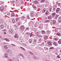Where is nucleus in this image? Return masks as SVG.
Masks as SVG:
<instances>
[{"label":"nucleus","mask_w":61,"mask_h":61,"mask_svg":"<svg viewBox=\"0 0 61 61\" xmlns=\"http://www.w3.org/2000/svg\"><path fill=\"white\" fill-rule=\"evenodd\" d=\"M9 33L10 34H13V33L15 32V31L13 30L12 29H10L9 30Z\"/></svg>","instance_id":"nucleus-1"},{"label":"nucleus","mask_w":61,"mask_h":61,"mask_svg":"<svg viewBox=\"0 0 61 61\" xmlns=\"http://www.w3.org/2000/svg\"><path fill=\"white\" fill-rule=\"evenodd\" d=\"M21 20H24L25 21V22H26L27 21V20L26 19V18H25V17H21Z\"/></svg>","instance_id":"nucleus-2"},{"label":"nucleus","mask_w":61,"mask_h":61,"mask_svg":"<svg viewBox=\"0 0 61 61\" xmlns=\"http://www.w3.org/2000/svg\"><path fill=\"white\" fill-rule=\"evenodd\" d=\"M20 30L21 31H23L25 28L24 27V25H22L21 26H20Z\"/></svg>","instance_id":"nucleus-3"},{"label":"nucleus","mask_w":61,"mask_h":61,"mask_svg":"<svg viewBox=\"0 0 61 61\" xmlns=\"http://www.w3.org/2000/svg\"><path fill=\"white\" fill-rule=\"evenodd\" d=\"M26 35H30V37H32V36H33V34H32V33H26Z\"/></svg>","instance_id":"nucleus-4"},{"label":"nucleus","mask_w":61,"mask_h":61,"mask_svg":"<svg viewBox=\"0 0 61 61\" xmlns=\"http://www.w3.org/2000/svg\"><path fill=\"white\" fill-rule=\"evenodd\" d=\"M6 52L10 54H11L12 51L10 50H7L6 51Z\"/></svg>","instance_id":"nucleus-5"},{"label":"nucleus","mask_w":61,"mask_h":61,"mask_svg":"<svg viewBox=\"0 0 61 61\" xmlns=\"http://www.w3.org/2000/svg\"><path fill=\"white\" fill-rule=\"evenodd\" d=\"M60 9L59 8H58L56 10V12L57 13H59L60 12Z\"/></svg>","instance_id":"nucleus-6"},{"label":"nucleus","mask_w":61,"mask_h":61,"mask_svg":"<svg viewBox=\"0 0 61 61\" xmlns=\"http://www.w3.org/2000/svg\"><path fill=\"white\" fill-rule=\"evenodd\" d=\"M44 49L46 51V52H48V48L47 47H45L44 48Z\"/></svg>","instance_id":"nucleus-7"},{"label":"nucleus","mask_w":61,"mask_h":61,"mask_svg":"<svg viewBox=\"0 0 61 61\" xmlns=\"http://www.w3.org/2000/svg\"><path fill=\"white\" fill-rule=\"evenodd\" d=\"M4 40H6L7 42H9L10 40L6 38H3Z\"/></svg>","instance_id":"nucleus-8"},{"label":"nucleus","mask_w":61,"mask_h":61,"mask_svg":"<svg viewBox=\"0 0 61 61\" xmlns=\"http://www.w3.org/2000/svg\"><path fill=\"white\" fill-rule=\"evenodd\" d=\"M34 12H31L30 14V15L31 16V17H34Z\"/></svg>","instance_id":"nucleus-9"},{"label":"nucleus","mask_w":61,"mask_h":61,"mask_svg":"<svg viewBox=\"0 0 61 61\" xmlns=\"http://www.w3.org/2000/svg\"><path fill=\"white\" fill-rule=\"evenodd\" d=\"M47 10V9H43L42 10V12L43 13H45V12Z\"/></svg>","instance_id":"nucleus-10"},{"label":"nucleus","mask_w":61,"mask_h":61,"mask_svg":"<svg viewBox=\"0 0 61 61\" xmlns=\"http://www.w3.org/2000/svg\"><path fill=\"white\" fill-rule=\"evenodd\" d=\"M45 14L46 15H49V12H48V10H47L46 11V13H45Z\"/></svg>","instance_id":"nucleus-11"},{"label":"nucleus","mask_w":61,"mask_h":61,"mask_svg":"<svg viewBox=\"0 0 61 61\" xmlns=\"http://www.w3.org/2000/svg\"><path fill=\"white\" fill-rule=\"evenodd\" d=\"M33 44L34 45H36V40H34Z\"/></svg>","instance_id":"nucleus-12"},{"label":"nucleus","mask_w":61,"mask_h":61,"mask_svg":"<svg viewBox=\"0 0 61 61\" xmlns=\"http://www.w3.org/2000/svg\"><path fill=\"white\" fill-rule=\"evenodd\" d=\"M48 44L49 46H52V42L51 41H48Z\"/></svg>","instance_id":"nucleus-13"},{"label":"nucleus","mask_w":61,"mask_h":61,"mask_svg":"<svg viewBox=\"0 0 61 61\" xmlns=\"http://www.w3.org/2000/svg\"><path fill=\"white\" fill-rule=\"evenodd\" d=\"M14 36L15 38H19L18 37V35L17 34H15Z\"/></svg>","instance_id":"nucleus-14"},{"label":"nucleus","mask_w":61,"mask_h":61,"mask_svg":"<svg viewBox=\"0 0 61 61\" xmlns=\"http://www.w3.org/2000/svg\"><path fill=\"white\" fill-rule=\"evenodd\" d=\"M11 17H13V16H15V13H11Z\"/></svg>","instance_id":"nucleus-15"},{"label":"nucleus","mask_w":61,"mask_h":61,"mask_svg":"<svg viewBox=\"0 0 61 61\" xmlns=\"http://www.w3.org/2000/svg\"><path fill=\"white\" fill-rule=\"evenodd\" d=\"M44 39L46 40L48 39V37L46 36H44Z\"/></svg>","instance_id":"nucleus-16"},{"label":"nucleus","mask_w":61,"mask_h":61,"mask_svg":"<svg viewBox=\"0 0 61 61\" xmlns=\"http://www.w3.org/2000/svg\"><path fill=\"white\" fill-rule=\"evenodd\" d=\"M0 28L1 29H3L4 28V25H0Z\"/></svg>","instance_id":"nucleus-17"},{"label":"nucleus","mask_w":61,"mask_h":61,"mask_svg":"<svg viewBox=\"0 0 61 61\" xmlns=\"http://www.w3.org/2000/svg\"><path fill=\"white\" fill-rule=\"evenodd\" d=\"M56 35H57V36H61V33H57L56 34Z\"/></svg>","instance_id":"nucleus-18"},{"label":"nucleus","mask_w":61,"mask_h":61,"mask_svg":"<svg viewBox=\"0 0 61 61\" xmlns=\"http://www.w3.org/2000/svg\"><path fill=\"white\" fill-rule=\"evenodd\" d=\"M38 2L36 0H35L34 2V4H36L38 3Z\"/></svg>","instance_id":"nucleus-19"},{"label":"nucleus","mask_w":61,"mask_h":61,"mask_svg":"<svg viewBox=\"0 0 61 61\" xmlns=\"http://www.w3.org/2000/svg\"><path fill=\"white\" fill-rule=\"evenodd\" d=\"M47 34H48V35H49V34H50V33L51 32L49 30H47Z\"/></svg>","instance_id":"nucleus-20"},{"label":"nucleus","mask_w":61,"mask_h":61,"mask_svg":"<svg viewBox=\"0 0 61 61\" xmlns=\"http://www.w3.org/2000/svg\"><path fill=\"white\" fill-rule=\"evenodd\" d=\"M48 19H51L52 18L51 15H50L49 16H48Z\"/></svg>","instance_id":"nucleus-21"},{"label":"nucleus","mask_w":61,"mask_h":61,"mask_svg":"<svg viewBox=\"0 0 61 61\" xmlns=\"http://www.w3.org/2000/svg\"><path fill=\"white\" fill-rule=\"evenodd\" d=\"M56 15V13L55 12H54L52 14V17H54V16H55V15Z\"/></svg>","instance_id":"nucleus-22"},{"label":"nucleus","mask_w":61,"mask_h":61,"mask_svg":"<svg viewBox=\"0 0 61 61\" xmlns=\"http://www.w3.org/2000/svg\"><path fill=\"white\" fill-rule=\"evenodd\" d=\"M58 28H61V24H60L57 25Z\"/></svg>","instance_id":"nucleus-23"},{"label":"nucleus","mask_w":61,"mask_h":61,"mask_svg":"<svg viewBox=\"0 0 61 61\" xmlns=\"http://www.w3.org/2000/svg\"><path fill=\"white\" fill-rule=\"evenodd\" d=\"M32 39H30L29 40V42L30 43H32Z\"/></svg>","instance_id":"nucleus-24"},{"label":"nucleus","mask_w":61,"mask_h":61,"mask_svg":"<svg viewBox=\"0 0 61 61\" xmlns=\"http://www.w3.org/2000/svg\"><path fill=\"white\" fill-rule=\"evenodd\" d=\"M19 56H22V57H23V58H25V57H24V56H23L24 55H23L21 54V53L19 55Z\"/></svg>","instance_id":"nucleus-25"},{"label":"nucleus","mask_w":61,"mask_h":61,"mask_svg":"<svg viewBox=\"0 0 61 61\" xmlns=\"http://www.w3.org/2000/svg\"><path fill=\"white\" fill-rule=\"evenodd\" d=\"M53 24L55 25L56 24V21L54 20H53Z\"/></svg>","instance_id":"nucleus-26"},{"label":"nucleus","mask_w":61,"mask_h":61,"mask_svg":"<svg viewBox=\"0 0 61 61\" xmlns=\"http://www.w3.org/2000/svg\"><path fill=\"white\" fill-rule=\"evenodd\" d=\"M53 44V45H54L55 46H57V44H56V42H54Z\"/></svg>","instance_id":"nucleus-27"},{"label":"nucleus","mask_w":61,"mask_h":61,"mask_svg":"<svg viewBox=\"0 0 61 61\" xmlns=\"http://www.w3.org/2000/svg\"><path fill=\"white\" fill-rule=\"evenodd\" d=\"M12 21L13 23H15V20L14 19L12 20Z\"/></svg>","instance_id":"nucleus-28"},{"label":"nucleus","mask_w":61,"mask_h":61,"mask_svg":"<svg viewBox=\"0 0 61 61\" xmlns=\"http://www.w3.org/2000/svg\"><path fill=\"white\" fill-rule=\"evenodd\" d=\"M29 53L30 55H31V56H34V54H33V53L32 52H30Z\"/></svg>","instance_id":"nucleus-29"},{"label":"nucleus","mask_w":61,"mask_h":61,"mask_svg":"<svg viewBox=\"0 0 61 61\" xmlns=\"http://www.w3.org/2000/svg\"><path fill=\"white\" fill-rule=\"evenodd\" d=\"M54 39L55 41H57V40H58L59 39L58 38H54Z\"/></svg>","instance_id":"nucleus-30"},{"label":"nucleus","mask_w":61,"mask_h":61,"mask_svg":"<svg viewBox=\"0 0 61 61\" xmlns=\"http://www.w3.org/2000/svg\"><path fill=\"white\" fill-rule=\"evenodd\" d=\"M33 7L35 10H36L37 9V8H36V6H33Z\"/></svg>","instance_id":"nucleus-31"},{"label":"nucleus","mask_w":61,"mask_h":61,"mask_svg":"<svg viewBox=\"0 0 61 61\" xmlns=\"http://www.w3.org/2000/svg\"><path fill=\"white\" fill-rule=\"evenodd\" d=\"M45 22H46V23L49 22H50V20H45Z\"/></svg>","instance_id":"nucleus-32"},{"label":"nucleus","mask_w":61,"mask_h":61,"mask_svg":"<svg viewBox=\"0 0 61 61\" xmlns=\"http://www.w3.org/2000/svg\"><path fill=\"white\" fill-rule=\"evenodd\" d=\"M43 34H46V32L44 30H41Z\"/></svg>","instance_id":"nucleus-33"},{"label":"nucleus","mask_w":61,"mask_h":61,"mask_svg":"<svg viewBox=\"0 0 61 61\" xmlns=\"http://www.w3.org/2000/svg\"><path fill=\"white\" fill-rule=\"evenodd\" d=\"M58 42L59 44H61V40L60 39V40L58 41Z\"/></svg>","instance_id":"nucleus-34"},{"label":"nucleus","mask_w":61,"mask_h":61,"mask_svg":"<svg viewBox=\"0 0 61 61\" xmlns=\"http://www.w3.org/2000/svg\"><path fill=\"white\" fill-rule=\"evenodd\" d=\"M20 47V48H21V49H22V50H24V51H25V49H24V48H23L21 47Z\"/></svg>","instance_id":"nucleus-35"},{"label":"nucleus","mask_w":61,"mask_h":61,"mask_svg":"<svg viewBox=\"0 0 61 61\" xmlns=\"http://www.w3.org/2000/svg\"><path fill=\"white\" fill-rule=\"evenodd\" d=\"M0 9H3V10L4 9V7L2 6V7H1L0 8Z\"/></svg>","instance_id":"nucleus-36"},{"label":"nucleus","mask_w":61,"mask_h":61,"mask_svg":"<svg viewBox=\"0 0 61 61\" xmlns=\"http://www.w3.org/2000/svg\"><path fill=\"white\" fill-rule=\"evenodd\" d=\"M42 41V39H40L39 40V41L40 42H41V41Z\"/></svg>","instance_id":"nucleus-37"},{"label":"nucleus","mask_w":61,"mask_h":61,"mask_svg":"<svg viewBox=\"0 0 61 61\" xmlns=\"http://www.w3.org/2000/svg\"><path fill=\"white\" fill-rule=\"evenodd\" d=\"M59 16V15H56V17H55V19H57V17H58V16Z\"/></svg>","instance_id":"nucleus-38"},{"label":"nucleus","mask_w":61,"mask_h":61,"mask_svg":"<svg viewBox=\"0 0 61 61\" xmlns=\"http://www.w3.org/2000/svg\"><path fill=\"white\" fill-rule=\"evenodd\" d=\"M4 48L6 49H8V47L6 46H4Z\"/></svg>","instance_id":"nucleus-39"},{"label":"nucleus","mask_w":61,"mask_h":61,"mask_svg":"<svg viewBox=\"0 0 61 61\" xmlns=\"http://www.w3.org/2000/svg\"><path fill=\"white\" fill-rule=\"evenodd\" d=\"M0 38H1V39L2 40L3 39V37L2 36H1L0 35Z\"/></svg>","instance_id":"nucleus-40"},{"label":"nucleus","mask_w":61,"mask_h":61,"mask_svg":"<svg viewBox=\"0 0 61 61\" xmlns=\"http://www.w3.org/2000/svg\"><path fill=\"white\" fill-rule=\"evenodd\" d=\"M49 11L50 12H51V11H52V8H50Z\"/></svg>","instance_id":"nucleus-41"},{"label":"nucleus","mask_w":61,"mask_h":61,"mask_svg":"<svg viewBox=\"0 0 61 61\" xmlns=\"http://www.w3.org/2000/svg\"><path fill=\"white\" fill-rule=\"evenodd\" d=\"M45 1L44 0H41V2L42 3V2H44Z\"/></svg>","instance_id":"nucleus-42"},{"label":"nucleus","mask_w":61,"mask_h":61,"mask_svg":"<svg viewBox=\"0 0 61 61\" xmlns=\"http://www.w3.org/2000/svg\"><path fill=\"white\" fill-rule=\"evenodd\" d=\"M14 27H16V28L17 27V26L16 25H14Z\"/></svg>","instance_id":"nucleus-43"},{"label":"nucleus","mask_w":61,"mask_h":61,"mask_svg":"<svg viewBox=\"0 0 61 61\" xmlns=\"http://www.w3.org/2000/svg\"><path fill=\"white\" fill-rule=\"evenodd\" d=\"M21 23L19 22L18 23V25H21Z\"/></svg>","instance_id":"nucleus-44"},{"label":"nucleus","mask_w":61,"mask_h":61,"mask_svg":"<svg viewBox=\"0 0 61 61\" xmlns=\"http://www.w3.org/2000/svg\"><path fill=\"white\" fill-rule=\"evenodd\" d=\"M27 17L28 19H30V17H29V15H27Z\"/></svg>","instance_id":"nucleus-45"},{"label":"nucleus","mask_w":61,"mask_h":61,"mask_svg":"<svg viewBox=\"0 0 61 61\" xmlns=\"http://www.w3.org/2000/svg\"><path fill=\"white\" fill-rule=\"evenodd\" d=\"M7 15H10V12H9L7 14Z\"/></svg>","instance_id":"nucleus-46"},{"label":"nucleus","mask_w":61,"mask_h":61,"mask_svg":"<svg viewBox=\"0 0 61 61\" xmlns=\"http://www.w3.org/2000/svg\"><path fill=\"white\" fill-rule=\"evenodd\" d=\"M54 48L53 47H51L49 49H54Z\"/></svg>","instance_id":"nucleus-47"},{"label":"nucleus","mask_w":61,"mask_h":61,"mask_svg":"<svg viewBox=\"0 0 61 61\" xmlns=\"http://www.w3.org/2000/svg\"><path fill=\"white\" fill-rule=\"evenodd\" d=\"M18 19H19L18 18H17L15 20L16 22H17V21L18 20Z\"/></svg>","instance_id":"nucleus-48"},{"label":"nucleus","mask_w":61,"mask_h":61,"mask_svg":"<svg viewBox=\"0 0 61 61\" xmlns=\"http://www.w3.org/2000/svg\"><path fill=\"white\" fill-rule=\"evenodd\" d=\"M57 57H58V58H60V56L59 55L57 56Z\"/></svg>","instance_id":"nucleus-49"},{"label":"nucleus","mask_w":61,"mask_h":61,"mask_svg":"<svg viewBox=\"0 0 61 61\" xmlns=\"http://www.w3.org/2000/svg\"><path fill=\"white\" fill-rule=\"evenodd\" d=\"M5 56L6 58H7L8 57V55H5Z\"/></svg>","instance_id":"nucleus-50"},{"label":"nucleus","mask_w":61,"mask_h":61,"mask_svg":"<svg viewBox=\"0 0 61 61\" xmlns=\"http://www.w3.org/2000/svg\"><path fill=\"white\" fill-rule=\"evenodd\" d=\"M33 57L34 58H36V59H37V58H36V57L35 56H34Z\"/></svg>","instance_id":"nucleus-51"},{"label":"nucleus","mask_w":61,"mask_h":61,"mask_svg":"<svg viewBox=\"0 0 61 61\" xmlns=\"http://www.w3.org/2000/svg\"><path fill=\"white\" fill-rule=\"evenodd\" d=\"M1 4H2V5H3V4H4V2H2Z\"/></svg>","instance_id":"nucleus-52"},{"label":"nucleus","mask_w":61,"mask_h":61,"mask_svg":"<svg viewBox=\"0 0 61 61\" xmlns=\"http://www.w3.org/2000/svg\"><path fill=\"white\" fill-rule=\"evenodd\" d=\"M8 61H14L13 60L10 59L8 60Z\"/></svg>","instance_id":"nucleus-53"},{"label":"nucleus","mask_w":61,"mask_h":61,"mask_svg":"<svg viewBox=\"0 0 61 61\" xmlns=\"http://www.w3.org/2000/svg\"><path fill=\"white\" fill-rule=\"evenodd\" d=\"M61 4H60V3H59L58 4V5L59 6H60V5Z\"/></svg>","instance_id":"nucleus-54"},{"label":"nucleus","mask_w":61,"mask_h":61,"mask_svg":"<svg viewBox=\"0 0 61 61\" xmlns=\"http://www.w3.org/2000/svg\"><path fill=\"white\" fill-rule=\"evenodd\" d=\"M0 11H3V9H0Z\"/></svg>","instance_id":"nucleus-55"},{"label":"nucleus","mask_w":61,"mask_h":61,"mask_svg":"<svg viewBox=\"0 0 61 61\" xmlns=\"http://www.w3.org/2000/svg\"><path fill=\"white\" fill-rule=\"evenodd\" d=\"M16 61H19V59H18V58H17L16 59Z\"/></svg>","instance_id":"nucleus-56"},{"label":"nucleus","mask_w":61,"mask_h":61,"mask_svg":"<svg viewBox=\"0 0 61 61\" xmlns=\"http://www.w3.org/2000/svg\"><path fill=\"white\" fill-rule=\"evenodd\" d=\"M0 23H1V24H2L3 23V21H0Z\"/></svg>","instance_id":"nucleus-57"},{"label":"nucleus","mask_w":61,"mask_h":61,"mask_svg":"<svg viewBox=\"0 0 61 61\" xmlns=\"http://www.w3.org/2000/svg\"><path fill=\"white\" fill-rule=\"evenodd\" d=\"M11 45H12V46H16L15 45L13 44H12Z\"/></svg>","instance_id":"nucleus-58"},{"label":"nucleus","mask_w":61,"mask_h":61,"mask_svg":"<svg viewBox=\"0 0 61 61\" xmlns=\"http://www.w3.org/2000/svg\"><path fill=\"white\" fill-rule=\"evenodd\" d=\"M39 36V38H41V36Z\"/></svg>","instance_id":"nucleus-59"},{"label":"nucleus","mask_w":61,"mask_h":61,"mask_svg":"<svg viewBox=\"0 0 61 61\" xmlns=\"http://www.w3.org/2000/svg\"><path fill=\"white\" fill-rule=\"evenodd\" d=\"M59 19L61 20V17H60L59 18Z\"/></svg>","instance_id":"nucleus-60"},{"label":"nucleus","mask_w":61,"mask_h":61,"mask_svg":"<svg viewBox=\"0 0 61 61\" xmlns=\"http://www.w3.org/2000/svg\"><path fill=\"white\" fill-rule=\"evenodd\" d=\"M10 2L12 4H13V2H12V1H10Z\"/></svg>","instance_id":"nucleus-61"},{"label":"nucleus","mask_w":61,"mask_h":61,"mask_svg":"<svg viewBox=\"0 0 61 61\" xmlns=\"http://www.w3.org/2000/svg\"><path fill=\"white\" fill-rule=\"evenodd\" d=\"M59 22H61V20H59Z\"/></svg>","instance_id":"nucleus-62"},{"label":"nucleus","mask_w":61,"mask_h":61,"mask_svg":"<svg viewBox=\"0 0 61 61\" xmlns=\"http://www.w3.org/2000/svg\"><path fill=\"white\" fill-rule=\"evenodd\" d=\"M5 56H6V55H7V53L5 54Z\"/></svg>","instance_id":"nucleus-63"},{"label":"nucleus","mask_w":61,"mask_h":61,"mask_svg":"<svg viewBox=\"0 0 61 61\" xmlns=\"http://www.w3.org/2000/svg\"><path fill=\"white\" fill-rule=\"evenodd\" d=\"M26 29H27V30H28V29H29V28H28V27H27L26 28Z\"/></svg>","instance_id":"nucleus-64"}]
</instances>
